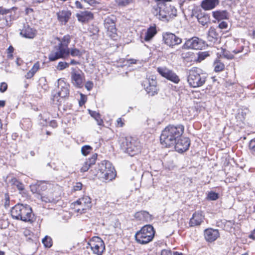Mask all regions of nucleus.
Returning a JSON list of instances; mask_svg holds the SVG:
<instances>
[{
	"label": "nucleus",
	"mask_w": 255,
	"mask_h": 255,
	"mask_svg": "<svg viewBox=\"0 0 255 255\" xmlns=\"http://www.w3.org/2000/svg\"><path fill=\"white\" fill-rule=\"evenodd\" d=\"M184 126L181 125L176 126L169 125L162 130L160 135V142L166 147L173 146L179 137L184 132Z\"/></svg>",
	"instance_id": "1"
},
{
	"label": "nucleus",
	"mask_w": 255,
	"mask_h": 255,
	"mask_svg": "<svg viewBox=\"0 0 255 255\" xmlns=\"http://www.w3.org/2000/svg\"><path fill=\"white\" fill-rule=\"evenodd\" d=\"M157 5L153 8V13L159 19L168 21L177 15V10L168 2L171 0H156Z\"/></svg>",
	"instance_id": "2"
},
{
	"label": "nucleus",
	"mask_w": 255,
	"mask_h": 255,
	"mask_svg": "<svg viewBox=\"0 0 255 255\" xmlns=\"http://www.w3.org/2000/svg\"><path fill=\"white\" fill-rule=\"evenodd\" d=\"M57 39L59 43L54 46V49L48 56L49 59L51 61H54L60 58H65L67 57V54L69 53L68 45L71 42V36L67 34L61 38H58Z\"/></svg>",
	"instance_id": "3"
},
{
	"label": "nucleus",
	"mask_w": 255,
	"mask_h": 255,
	"mask_svg": "<svg viewBox=\"0 0 255 255\" xmlns=\"http://www.w3.org/2000/svg\"><path fill=\"white\" fill-rule=\"evenodd\" d=\"M11 215L13 219L25 222H32L34 214L30 206L17 204L12 208Z\"/></svg>",
	"instance_id": "4"
},
{
	"label": "nucleus",
	"mask_w": 255,
	"mask_h": 255,
	"mask_svg": "<svg viewBox=\"0 0 255 255\" xmlns=\"http://www.w3.org/2000/svg\"><path fill=\"white\" fill-rule=\"evenodd\" d=\"M206 79V76L201 73L200 69L194 68L189 70L187 81L191 87L197 88L203 86Z\"/></svg>",
	"instance_id": "5"
},
{
	"label": "nucleus",
	"mask_w": 255,
	"mask_h": 255,
	"mask_svg": "<svg viewBox=\"0 0 255 255\" xmlns=\"http://www.w3.org/2000/svg\"><path fill=\"white\" fill-rule=\"evenodd\" d=\"M155 234L153 227L150 225H145L137 232L135 235L137 243L141 244H146L151 242Z\"/></svg>",
	"instance_id": "6"
},
{
	"label": "nucleus",
	"mask_w": 255,
	"mask_h": 255,
	"mask_svg": "<svg viewBox=\"0 0 255 255\" xmlns=\"http://www.w3.org/2000/svg\"><path fill=\"white\" fill-rule=\"evenodd\" d=\"M101 178L107 181H111L116 176V172L111 163L103 161L99 164L98 172Z\"/></svg>",
	"instance_id": "7"
},
{
	"label": "nucleus",
	"mask_w": 255,
	"mask_h": 255,
	"mask_svg": "<svg viewBox=\"0 0 255 255\" xmlns=\"http://www.w3.org/2000/svg\"><path fill=\"white\" fill-rule=\"evenodd\" d=\"M122 150L132 156L140 151L141 145L138 140L133 138H126L121 145Z\"/></svg>",
	"instance_id": "8"
},
{
	"label": "nucleus",
	"mask_w": 255,
	"mask_h": 255,
	"mask_svg": "<svg viewBox=\"0 0 255 255\" xmlns=\"http://www.w3.org/2000/svg\"><path fill=\"white\" fill-rule=\"evenodd\" d=\"M74 206L75 211L82 214L92 207L91 199L88 196H84L75 202Z\"/></svg>",
	"instance_id": "9"
},
{
	"label": "nucleus",
	"mask_w": 255,
	"mask_h": 255,
	"mask_svg": "<svg viewBox=\"0 0 255 255\" xmlns=\"http://www.w3.org/2000/svg\"><path fill=\"white\" fill-rule=\"evenodd\" d=\"M88 245L93 253L98 255H101L105 249L104 242L98 237H93L88 243Z\"/></svg>",
	"instance_id": "10"
},
{
	"label": "nucleus",
	"mask_w": 255,
	"mask_h": 255,
	"mask_svg": "<svg viewBox=\"0 0 255 255\" xmlns=\"http://www.w3.org/2000/svg\"><path fill=\"white\" fill-rule=\"evenodd\" d=\"M157 71L162 77L175 84L180 82L179 76L172 70L166 67H159L157 68Z\"/></svg>",
	"instance_id": "11"
},
{
	"label": "nucleus",
	"mask_w": 255,
	"mask_h": 255,
	"mask_svg": "<svg viewBox=\"0 0 255 255\" xmlns=\"http://www.w3.org/2000/svg\"><path fill=\"white\" fill-rule=\"evenodd\" d=\"M69 85L63 80H58V89L56 93L53 95V101H59V97L65 98L69 94Z\"/></svg>",
	"instance_id": "12"
},
{
	"label": "nucleus",
	"mask_w": 255,
	"mask_h": 255,
	"mask_svg": "<svg viewBox=\"0 0 255 255\" xmlns=\"http://www.w3.org/2000/svg\"><path fill=\"white\" fill-rule=\"evenodd\" d=\"M204 41L197 37L187 40L182 46V49H201L204 46Z\"/></svg>",
	"instance_id": "13"
},
{
	"label": "nucleus",
	"mask_w": 255,
	"mask_h": 255,
	"mask_svg": "<svg viewBox=\"0 0 255 255\" xmlns=\"http://www.w3.org/2000/svg\"><path fill=\"white\" fill-rule=\"evenodd\" d=\"M71 83L77 88H81L83 85L84 75L80 70L72 68L71 72Z\"/></svg>",
	"instance_id": "14"
},
{
	"label": "nucleus",
	"mask_w": 255,
	"mask_h": 255,
	"mask_svg": "<svg viewBox=\"0 0 255 255\" xmlns=\"http://www.w3.org/2000/svg\"><path fill=\"white\" fill-rule=\"evenodd\" d=\"M115 17H107L104 20V26L107 29V34L114 38L117 34V29L115 25Z\"/></svg>",
	"instance_id": "15"
},
{
	"label": "nucleus",
	"mask_w": 255,
	"mask_h": 255,
	"mask_svg": "<svg viewBox=\"0 0 255 255\" xmlns=\"http://www.w3.org/2000/svg\"><path fill=\"white\" fill-rule=\"evenodd\" d=\"M163 39L167 45L172 47L182 43V39L172 33H164Z\"/></svg>",
	"instance_id": "16"
},
{
	"label": "nucleus",
	"mask_w": 255,
	"mask_h": 255,
	"mask_svg": "<svg viewBox=\"0 0 255 255\" xmlns=\"http://www.w3.org/2000/svg\"><path fill=\"white\" fill-rule=\"evenodd\" d=\"M157 82L153 78L146 79L143 83V86L147 93L150 96H153L158 93V89L157 88Z\"/></svg>",
	"instance_id": "17"
},
{
	"label": "nucleus",
	"mask_w": 255,
	"mask_h": 255,
	"mask_svg": "<svg viewBox=\"0 0 255 255\" xmlns=\"http://www.w3.org/2000/svg\"><path fill=\"white\" fill-rule=\"evenodd\" d=\"M190 144V140L189 138L182 137L177 139L174 145L177 151L182 153L188 150Z\"/></svg>",
	"instance_id": "18"
},
{
	"label": "nucleus",
	"mask_w": 255,
	"mask_h": 255,
	"mask_svg": "<svg viewBox=\"0 0 255 255\" xmlns=\"http://www.w3.org/2000/svg\"><path fill=\"white\" fill-rule=\"evenodd\" d=\"M219 236L220 234L218 230L209 228L204 231V237L208 242H214L219 237Z\"/></svg>",
	"instance_id": "19"
},
{
	"label": "nucleus",
	"mask_w": 255,
	"mask_h": 255,
	"mask_svg": "<svg viewBox=\"0 0 255 255\" xmlns=\"http://www.w3.org/2000/svg\"><path fill=\"white\" fill-rule=\"evenodd\" d=\"M20 34L26 38H33L36 34V30L30 27L27 24H24L21 29Z\"/></svg>",
	"instance_id": "20"
},
{
	"label": "nucleus",
	"mask_w": 255,
	"mask_h": 255,
	"mask_svg": "<svg viewBox=\"0 0 255 255\" xmlns=\"http://www.w3.org/2000/svg\"><path fill=\"white\" fill-rule=\"evenodd\" d=\"M56 14L59 21L63 24H65L70 18L71 12L69 10L63 9L57 12Z\"/></svg>",
	"instance_id": "21"
},
{
	"label": "nucleus",
	"mask_w": 255,
	"mask_h": 255,
	"mask_svg": "<svg viewBox=\"0 0 255 255\" xmlns=\"http://www.w3.org/2000/svg\"><path fill=\"white\" fill-rule=\"evenodd\" d=\"M204 217L201 213L195 212L190 219L189 225L190 227L200 225L203 222Z\"/></svg>",
	"instance_id": "22"
},
{
	"label": "nucleus",
	"mask_w": 255,
	"mask_h": 255,
	"mask_svg": "<svg viewBox=\"0 0 255 255\" xmlns=\"http://www.w3.org/2000/svg\"><path fill=\"white\" fill-rule=\"evenodd\" d=\"M76 17L79 21L85 22L93 19V14L89 11H83L76 14Z\"/></svg>",
	"instance_id": "23"
},
{
	"label": "nucleus",
	"mask_w": 255,
	"mask_h": 255,
	"mask_svg": "<svg viewBox=\"0 0 255 255\" xmlns=\"http://www.w3.org/2000/svg\"><path fill=\"white\" fill-rule=\"evenodd\" d=\"M135 219L138 221L149 222L151 221L152 216L145 211H141L136 212L134 215Z\"/></svg>",
	"instance_id": "24"
},
{
	"label": "nucleus",
	"mask_w": 255,
	"mask_h": 255,
	"mask_svg": "<svg viewBox=\"0 0 255 255\" xmlns=\"http://www.w3.org/2000/svg\"><path fill=\"white\" fill-rule=\"evenodd\" d=\"M97 158V154L95 153L92 155L91 158L86 160L81 168V171L82 172L87 171L92 165L95 164Z\"/></svg>",
	"instance_id": "25"
},
{
	"label": "nucleus",
	"mask_w": 255,
	"mask_h": 255,
	"mask_svg": "<svg viewBox=\"0 0 255 255\" xmlns=\"http://www.w3.org/2000/svg\"><path fill=\"white\" fill-rule=\"evenodd\" d=\"M219 3V0H203L201 2V7L205 10H211L214 8Z\"/></svg>",
	"instance_id": "26"
},
{
	"label": "nucleus",
	"mask_w": 255,
	"mask_h": 255,
	"mask_svg": "<svg viewBox=\"0 0 255 255\" xmlns=\"http://www.w3.org/2000/svg\"><path fill=\"white\" fill-rule=\"evenodd\" d=\"M196 17L198 22L203 26L207 24L210 21L209 15L204 12H198L197 14Z\"/></svg>",
	"instance_id": "27"
},
{
	"label": "nucleus",
	"mask_w": 255,
	"mask_h": 255,
	"mask_svg": "<svg viewBox=\"0 0 255 255\" xmlns=\"http://www.w3.org/2000/svg\"><path fill=\"white\" fill-rule=\"evenodd\" d=\"M212 13L213 17L218 21L229 18V13L226 10H218Z\"/></svg>",
	"instance_id": "28"
},
{
	"label": "nucleus",
	"mask_w": 255,
	"mask_h": 255,
	"mask_svg": "<svg viewBox=\"0 0 255 255\" xmlns=\"http://www.w3.org/2000/svg\"><path fill=\"white\" fill-rule=\"evenodd\" d=\"M219 35L216 31L215 28L211 27L208 31V40L213 43H216L218 39Z\"/></svg>",
	"instance_id": "29"
},
{
	"label": "nucleus",
	"mask_w": 255,
	"mask_h": 255,
	"mask_svg": "<svg viewBox=\"0 0 255 255\" xmlns=\"http://www.w3.org/2000/svg\"><path fill=\"white\" fill-rule=\"evenodd\" d=\"M156 33L157 31L155 27L150 26L147 29L146 32H145L144 40L145 41H150L154 36Z\"/></svg>",
	"instance_id": "30"
},
{
	"label": "nucleus",
	"mask_w": 255,
	"mask_h": 255,
	"mask_svg": "<svg viewBox=\"0 0 255 255\" xmlns=\"http://www.w3.org/2000/svg\"><path fill=\"white\" fill-rule=\"evenodd\" d=\"M89 113L90 115L93 118L95 119V120L97 121V124L99 126H102L103 124V121L101 118L100 115L99 113L96 112V111H93L92 110H89Z\"/></svg>",
	"instance_id": "31"
},
{
	"label": "nucleus",
	"mask_w": 255,
	"mask_h": 255,
	"mask_svg": "<svg viewBox=\"0 0 255 255\" xmlns=\"http://www.w3.org/2000/svg\"><path fill=\"white\" fill-rule=\"evenodd\" d=\"M82 52L76 48H69V53L67 54V57L71 55L72 57H80L82 55Z\"/></svg>",
	"instance_id": "32"
},
{
	"label": "nucleus",
	"mask_w": 255,
	"mask_h": 255,
	"mask_svg": "<svg viewBox=\"0 0 255 255\" xmlns=\"http://www.w3.org/2000/svg\"><path fill=\"white\" fill-rule=\"evenodd\" d=\"M214 71L216 72L222 71L225 68L224 64L220 60H216L214 64Z\"/></svg>",
	"instance_id": "33"
},
{
	"label": "nucleus",
	"mask_w": 255,
	"mask_h": 255,
	"mask_svg": "<svg viewBox=\"0 0 255 255\" xmlns=\"http://www.w3.org/2000/svg\"><path fill=\"white\" fill-rule=\"evenodd\" d=\"M209 56L210 54L208 51L199 52L198 54L197 61L200 62Z\"/></svg>",
	"instance_id": "34"
},
{
	"label": "nucleus",
	"mask_w": 255,
	"mask_h": 255,
	"mask_svg": "<svg viewBox=\"0 0 255 255\" xmlns=\"http://www.w3.org/2000/svg\"><path fill=\"white\" fill-rule=\"evenodd\" d=\"M11 183L15 186L19 190H22L24 189V186L22 183L18 181L15 178H13L11 180Z\"/></svg>",
	"instance_id": "35"
},
{
	"label": "nucleus",
	"mask_w": 255,
	"mask_h": 255,
	"mask_svg": "<svg viewBox=\"0 0 255 255\" xmlns=\"http://www.w3.org/2000/svg\"><path fill=\"white\" fill-rule=\"evenodd\" d=\"M42 243L46 248H50L52 246V239L50 237L46 236L42 239Z\"/></svg>",
	"instance_id": "36"
},
{
	"label": "nucleus",
	"mask_w": 255,
	"mask_h": 255,
	"mask_svg": "<svg viewBox=\"0 0 255 255\" xmlns=\"http://www.w3.org/2000/svg\"><path fill=\"white\" fill-rule=\"evenodd\" d=\"M92 150L90 145H84L81 148V152L83 155L86 156Z\"/></svg>",
	"instance_id": "37"
},
{
	"label": "nucleus",
	"mask_w": 255,
	"mask_h": 255,
	"mask_svg": "<svg viewBox=\"0 0 255 255\" xmlns=\"http://www.w3.org/2000/svg\"><path fill=\"white\" fill-rule=\"evenodd\" d=\"M69 66V64L66 62L60 61L58 63L57 66V69L58 70H63Z\"/></svg>",
	"instance_id": "38"
},
{
	"label": "nucleus",
	"mask_w": 255,
	"mask_h": 255,
	"mask_svg": "<svg viewBox=\"0 0 255 255\" xmlns=\"http://www.w3.org/2000/svg\"><path fill=\"white\" fill-rule=\"evenodd\" d=\"M120 6H126L132 2V0H115Z\"/></svg>",
	"instance_id": "39"
},
{
	"label": "nucleus",
	"mask_w": 255,
	"mask_h": 255,
	"mask_svg": "<svg viewBox=\"0 0 255 255\" xmlns=\"http://www.w3.org/2000/svg\"><path fill=\"white\" fill-rule=\"evenodd\" d=\"M219 198L218 194L214 192H210L208 193V199L210 200H216Z\"/></svg>",
	"instance_id": "40"
},
{
	"label": "nucleus",
	"mask_w": 255,
	"mask_h": 255,
	"mask_svg": "<svg viewBox=\"0 0 255 255\" xmlns=\"http://www.w3.org/2000/svg\"><path fill=\"white\" fill-rule=\"evenodd\" d=\"M41 185H38V184H36V185L31 186L30 187L31 191L33 193H37L40 194V187H41Z\"/></svg>",
	"instance_id": "41"
},
{
	"label": "nucleus",
	"mask_w": 255,
	"mask_h": 255,
	"mask_svg": "<svg viewBox=\"0 0 255 255\" xmlns=\"http://www.w3.org/2000/svg\"><path fill=\"white\" fill-rule=\"evenodd\" d=\"M41 199L42 201L45 202L46 203H52L55 201V200L53 197L41 196Z\"/></svg>",
	"instance_id": "42"
},
{
	"label": "nucleus",
	"mask_w": 255,
	"mask_h": 255,
	"mask_svg": "<svg viewBox=\"0 0 255 255\" xmlns=\"http://www.w3.org/2000/svg\"><path fill=\"white\" fill-rule=\"evenodd\" d=\"M192 52H182L181 53V57L182 58H183V59H189L190 58V57L191 56H192Z\"/></svg>",
	"instance_id": "43"
},
{
	"label": "nucleus",
	"mask_w": 255,
	"mask_h": 255,
	"mask_svg": "<svg viewBox=\"0 0 255 255\" xmlns=\"http://www.w3.org/2000/svg\"><path fill=\"white\" fill-rule=\"evenodd\" d=\"M39 63L38 62H37L36 63H35L33 66H32V67L31 68V69H30V70L33 72L35 74V73L38 70V69H39Z\"/></svg>",
	"instance_id": "44"
},
{
	"label": "nucleus",
	"mask_w": 255,
	"mask_h": 255,
	"mask_svg": "<svg viewBox=\"0 0 255 255\" xmlns=\"http://www.w3.org/2000/svg\"><path fill=\"white\" fill-rule=\"evenodd\" d=\"M82 184L80 182L76 183V184L73 186V190L74 191H79L82 189Z\"/></svg>",
	"instance_id": "45"
},
{
	"label": "nucleus",
	"mask_w": 255,
	"mask_h": 255,
	"mask_svg": "<svg viewBox=\"0 0 255 255\" xmlns=\"http://www.w3.org/2000/svg\"><path fill=\"white\" fill-rule=\"evenodd\" d=\"M7 88V85L5 82H2L0 85V91L1 93L4 92Z\"/></svg>",
	"instance_id": "46"
},
{
	"label": "nucleus",
	"mask_w": 255,
	"mask_h": 255,
	"mask_svg": "<svg viewBox=\"0 0 255 255\" xmlns=\"http://www.w3.org/2000/svg\"><path fill=\"white\" fill-rule=\"evenodd\" d=\"M93 87V83L92 81H87L85 84V88L88 91H90Z\"/></svg>",
	"instance_id": "47"
},
{
	"label": "nucleus",
	"mask_w": 255,
	"mask_h": 255,
	"mask_svg": "<svg viewBox=\"0 0 255 255\" xmlns=\"http://www.w3.org/2000/svg\"><path fill=\"white\" fill-rule=\"evenodd\" d=\"M13 48L12 46H9V47L7 48V57L8 58H11L12 57V53L13 52Z\"/></svg>",
	"instance_id": "48"
},
{
	"label": "nucleus",
	"mask_w": 255,
	"mask_h": 255,
	"mask_svg": "<svg viewBox=\"0 0 255 255\" xmlns=\"http://www.w3.org/2000/svg\"><path fill=\"white\" fill-rule=\"evenodd\" d=\"M249 147L253 151L255 152V139H252L250 141L249 143Z\"/></svg>",
	"instance_id": "49"
},
{
	"label": "nucleus",
	"mask_w": 255,
	"mask_h": 255,
	"mask_svg": "<svg viewBox=\"0 0 255 255\" xmlns=\"http://www.w3.org/2000/svg\"><path fill=\"white\" fill-rule=\"evenodd\" d=\"M11 9H6L0 6V14H5L10 12Z\"/></svg>",
	"instance_id": "50"
},
{
	"label": "nucleus",
	"mask_w": 255,
	"mask_h": 255,
	"mask_svg": "<svg viewBox=\"0 0 255 255\" xmlns=\"http://www.w3.org/2000/svg\"><path fill=\"white\" fill-rule=\"evenodd\" d=\"M218 26L220 29H226L228 27V24L226 21H222Z\"/></svg>",
	"instance_id": "51"
},
{
	"label": "nucleus",
	"mask_w": 255,
	"mask_h": 255,
	"mask_svg": "<svg viewBox=\"0 0 255 255\" xmlns=\"http://www.w3.org/2000/svg\"><path fill=\"white\" fill-rule=\"evenodd\" d=\"M161 255H172V253L169 250L164 249L161 251Z\"/></svg>",
	"instance_id": "52"
},
{
	"label": "nucleus",
	"mask_w": 255,
	"mask_h": 255,
	"mask_svg": "<svg viewBox=\"0 0 255 255\" xmlns=\"http://www.w3.org/2000/svg\"><path fill=\"white\" fill-rule=\"evenodd\" d=\"M35 73H34L33 72H32L30 70L26 73L25 75V78L26 79H30L32 78L34 75Z\"/></svg>",
	"instance_id": "53"
},
{
	"label": "nucleus",
	"mask_w": 255,
	"mask_h": 255,
	"mask_svg": "<svg viewBox=\"0 0 255 255\" xmlns=\"http://www.w3.org/2000/svg\"><path fill=\"white\" fill-rule=\"evenodd\" d=\"M82 1L85 2V3H88L90 5H93L96 3L95 0H81Z\"/></svg>",
	"instance_id": "54"
},
{
	"label": "nucleus",
	"mask_w": 255,
	"mask_h": 255,
	"mask_svg": "<svg viewBox=\"0 0 255 255\" xmlns=\"http://www.w3.org/2000/svg\"><path fill=\"white\" fill-rule=\"evenodd\" d=\"M244 47L242 46L238 49H235L233 50V52L235 54H238L239 53L244 52Z\"/></svg>",
	"instance_id": "55"
},
{
	"label": "nucleus",
	"mask_w": 255,
	"mask_h": 255,
	"mask_svg": "<svg viewBox=\"0 0 255 255\" xmlns=\"http://www.w3.org/2000/svg\"><path fill=\"white\" fill-rule=\"evenodd\" d=\"M117 125L120 127H122L124 125V122L122 121L121 118H118L117 120Z\"/></svg>",
	"instance_id": "56"
},
{
	"label": "nucleus",
	"mask_w": 255,
	"mask_h": 255,
	"mask_svg": "<svg viewBox=\"0 0 255 255\" xmlns=\"http://www.w3.org/2000/svg\"><path fill=\"white\" fill-rule=\"evenodd\" d=\"M38 185H41V187H40V192L41 190H45L47 188L46 185L43 182H41V183L38 184Z\"/></svg>",
	"instance_id": "57"
},
{
	"label": "nucleus",
	"mask_w": 255,
	"mask_h": 255,
	"mask_svg": "<svg viewBox=\"0 0 255 255\" xmlns=\"http://www.w3.org/2000/svg\"><path fill=\"white\" fill-rule=\"evenodd\" d=\"M75 4V6L77 8H83L82 5L81 4V3H80V1H76Z\"/></svg>",
	"instance_id": "58"
},
{
	"label": "nucleus",
	"mask_w": 255,
	"mask_h": 255,
	"mask_svg": "<svg viewBox=\"0 0 255 255\" xmlns=\"http://www.w3.org/2000/svg\"><path fill=\"white\" fill-rule=\"evenodd\" d=\"M249 238L250 239H253V240H255V229L251 233V234L249 236Z\"/></svg>",
	"instance_id": "59"
},
{
	"label": "nucleus",
	"mask_w": 255,
	"mask_h": 255,
	"mask_svg": "<svg viewBox=\"0 0 255 255\" xmlns=\"http://www.w3.org/2000/svg\"><path fill=\"white\" fill-rule=\"evenodd\" d=\"M33 11V9L31 8H26L25 10L26 14H29V13L32 12Z\"/></svg>",
	"instance_id": "60"
},
{
	"label": "nucleus",
	"mask_w": 255,
	"mask_h": 255,
	"mask_svg": "<svg viewBox=\"0 0 255 255\" xmlns=\"http://www.w3.org/2000/svg\"><path fill=\"white\" fill-rule=\"evenodd\" d=\"M50 126L53 128H55L57 127V123L55 121H51L50 123Z\"/></svg>",
	"instance_id": "61"
},
{
	"label": "nucleus",
	"mask_w": 255,
	"mask_h": 255,
	"mask_svg": "<svg viewBox=\"0 0 255 255\" xmlns=\"http://www.w3.org/2000/svg\"><path fill=\"white\" fill-rule=\"evenodd\" d=\"M249 52V50L248 48H246V49H245V52H244V54H243V55H242L240 56V57H241L242 59H243V58H244V57L245 56H246V55L248 54Z\"/></svg>",
	"instance_id": "62"
},
{
	"label": "nucleus",
	"mask_w": 255,
	"mask_h": 255,
	"mask_svg": "<svg viewBox=\"0 0 255 255\" xmlns=\"http://www.w3.org/2000/svg\"><path fill=\"white\" fill-rule=\"evenodd\" d=\"M45 0H32L33 3L43 2Z\"/></svg>",
	"instance_id": "63"
},
{
	"label": "nucleus",
	"mask_w": 255,
	"mask_h": 255,
	"mask_svg": "<svg viewBox=\"0 0 255 255\" xmlns=\"http://www.w3.org/2000/svg\"><path fill=\"white\" fill-rule=\"evenodd\" d=\"M79 63L78 62H77L76 61H75V60L73 59V60H71L69 65L71 64V65H76V64H78Z\"/></svg>",
	"instance_id": "64"
}]
</instances>
